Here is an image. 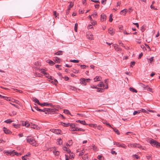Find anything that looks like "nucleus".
Here are the masks:
<instances>
[{
	"mask_svg": "<svg viewBox=\"0 0 160 160\" xmlns=\"http://www.w3.org/2000/svg\"><path fill=\"white\" fill-rule=\"evenodd\" d=\"M73 2H71L69 4V7H68V10H70L71 8L73 6Z\"/></svg>",
	"mask_w": 160,
	"mask_h": 160,
	"instance_id": "24",
	"label": "nucleus"
},
{
	"mask_svg": "<svg viewBox=\"0 0 160 160\" xmlns=\"http://www.w3.org/2000/svg\"><path fill=\"white\" fill-rule=\"evenodd\" d=\"M56 143L60 145L62 144L63 142L62 141H57Z\"/></svg>",
	"mask_w": 160,
	"mask_h": 160,
	"instance_id": "43",
	"label": "nucleus"
},
{
	"mask_svg": "<svg viewBox=\"0 0 160 160\" xmlns=\"http://www.w3.org/2000/svg\"><path fill=\"white\" fill-rule=\"evenodd\" d=\"M14 151V150L4 151V153H6L7 155H10L11 156H13Z\"/></svg>",
	"mask_w": 160,
	"mask_h": 160,
	"instance_id": "6",
	"label": "nucleus"
},
{
	"mask_svg": "<svg viewBox=\"0 0 160 160\" xmlns=\"http://www.w3.org/2000/svg\"><path fill=\"white\" fill-rule=\"evenodd\" d=\"M91 1L94 2L95 3H99L100 2L99 0H91Z\"/></svg>",
	"mask_w": 160,
	"mask_h": 160,
	"instance_id": "60",
	"label": "nucleus"
},
{
	"mask_svg": "<svg viewBox=\"0 0 160 160\" xmlns=\"http://www.w3.org/2000/svg\"><path fill=\"white\" fill-rule=\"evenodd\" d=\"M82 159L84 160H88L87 154H85L82 157Z\"/></svg>",
	"mask_w": 160,
	"mask_h": 160,
	"instance_id": "29",
	"label": "nucleus"
},
{
	"mask_svg": "<svg viewBox=\"0 0 160 160\" xmlns=\"http://www.w3.org/2000/svg\"><path fill=\"white\" fill-rule=\"evenodd\" d=\"M146 157H147V158L148 159V160H152V158H151V156H146Z\"/></svg>",
	"mask_w": 160,
	"mask_h": 160,
	"instance_id": "53",
	"label": "nucleus"
},
{
	"mask_svg": "<svg viewBox=\"0 0 160 160\" xmlns=\"http://www.w3.org/2000/svg\"><path fill=\"white\" fill-rule=\"evenodd\" d=\"M115 30L114 29L111 28L108 29V33L111 35H113L115 33Z\"/></svg>",
	"mask_w": 160,
	"mask_h": 160,
	"instance_id": "13",
	"label": "nucleus"
},
{
	"mask_svg": "<svg viewBox=\"0 0 160 160\" xmlns=\"http://www.w3.org/2000/svg\"><path fill=\"white\" fill-rule=\"evenodd\" d=\"M112 128L113 130V131L118 135H119L120 134L119 132L117 129L114 128Z\"/></svg>",
	"mask_w": 160,
	"mask_h": 160,
	"instance_id": "26",
	"label": "nucleus"
},
{
	"mask_svg": "<svg viewBox=\"0 0 160 160\" xmlns=\"http://www.w3.org/2000/svg\"><path fill=\"white\" fill-rule=\"evenodd\" d=\"M138 144L137 143H134L132 144V147H134V148H136L137 147V145H138Z\"/></svg>",
	"mask_w": 160,
	"mask_h": 160,
	"instance_id": "63",
	"label": "nucleus"
},
{
	"mask_svg": "<svg viewBox=\"0 0 160 160\" xmlns=\"http://www.w3.org/2000/svg\"><path fill=\"white\" fill-rule=\"evenodd\" d=\"M26 140H35L34 138H33V137H32V138H29V137H28Z\"/></svg>",
	"mask_w": 160,
	"mask_h": 160,
	"instance_id": "58",
	"label": "nucleus"
},
{
	"mask_svg": "<svg viewBox=\"0 0 160 160\" xmlns=\"http://www.w3.org/2000/svg\"><path fill=\"white\" fill-rule=\"evenodd\" d=\"M107 0H102L101 1V3L103 5H105L106 3Z\"/></svg>",
	"mask_w": 160,
	"mask_h": 160,
	"instance_id": "52",
	"label": "nucleus"
},
{
	"mask_svg": "<svg viewBox=\"0 0 160 160\" xmlns=\"http://www.w3.org/2000/svg\"><path fill=\"white\" fill-rule=\"evenodd\" d=\"M74 154L72 153L71 154H70V158H74Z\"/></svg>",
	"mask_w": 160,
	"mask_h": 160,
	"instance_id": "55",
	"label": "nucleus"
},
{
	"mask_svg": "<svg viewBox=\"0 0 160 160\" xmlns=\"http://www.w3.org/2000/svg\"><path fill=\"white\" fill-rule=\"evenodd\" d=\"M127 11H128L126 9H123V10H122L120 12V14H122V12H124L125 13V14L127 12Z\"/></svg>",
	"mask_w": 160,
	"mask_h": 160,
	"instance_id": "38",
	"label": "nucleus"
},
{
	"mask_svg": "<svg viewBox=\"0 0 160 160\" xmlns=\"http://www.w3.org/2000/svg\"><path fill=\"white\" fill-rule=\"evenodd\" d=\"M106 16L104 13H102L101 15V21L102 22L106 20Z\"/></svg>",
	"mask_w": 160,
	"mask_h": 160,
	"instance_id": "11",
	"label": "nucleus"
},
{
	"mask_svg": "<svg viewBox=\"0 0 160 160\" xmlns=\"http://www.w3.org/2000/svg\"><path fill=\"white\" fill-rule=\"evenodd\" d=\"M72 71L75 73H77L78 72L79 70L73 68Z\"/></svg>",
	"mask_w": 160,
	"mask_h": 160,
	"instance_id": "42",
	"label": "nucleus"
},
{
	"mask_svg": "<svg viewBox=\"0 0 160 160\" xmlns=\"http://www.w3.org/2000/svg\"><path fill=\"white\" fill-rule=\"evenodd\" d=\"M114 48L116 50L118 51L122 50V49L121 48L118 47V45H116L114 46Z\"/></svg>",
	"mask_w": 160,
	"mask_h": 160,
	"instance_id": "22",
	"label": "nucleus"
},
{
	"mask_svg": "<svg viewBox=\"0 0 160 160\" xmlns=\"http://www.w3.org/2000/svg\"><path fill=\"white\" fill-rule=\"evenodd\" d=\"M12 122L13 121L12 120H11L10 119H9L5 121L4 122H6L7 123H10L11 122Z\"/></svg>",
	"mask_w": 160,
	"mask_h": 160,
	"instance_id": "33",
	"label": "nucleus"
},
{
	"mask_svg": "<svg viewBox=\"0 0 160 160\" xmlns=\"http://www.w3.org/2000/svg\"><path fill=\"white\" fill-rule=\"evenodd\" d=\"M40 105L41 106H48L50 105L51 106H52V104L51 103H48L47 102H43V103H40Z\"/></svg>",
	"mask_w": 160,
	"mask_h": 160,
	"instance_id": "12",
	"label": "nucleus"
},
{
	"mask_svg": "<svg viewBox=\"0 0 160 160\" xmlns=\"http://www.w3.org/2000/svg\"><path fill=\"white\" fill-rule=\"evenodd\" d=\"M53 153L54 154L55 156H58L59 155L60 153L58 151H56V150H53Z\"/></svg>",
	"mask_w": 160,
	"mask_h": 160,
	"instance_id": "16",
	"label": "nucleus"
},
{
	"mask_svg": "<svg viewBox=\"0 0 160 160\" xmlns=\"http://www.w3.org/2000/svg\"><path fill=\"white\" fill-rule=\"evenodd\" d=\"M112 14H110V16H109V21L110 22H111L113 20V19L112 18Z\"/></svg>",
	"mask_w": 160,
	"mask_h": 160,
	"instance_id": "40",
	"label": "nucleus"
},
{
	"mask_svg": "<svg viewBox=\"0 0 160 160\" xmlns=\"http://www.w3.org/2000/svg\"><path fill=\"white\" fill-rule=\"evenodd\" d=\"M78 24L77 23H76L75 24V26H74V31L76 32H77V31H78Z\"/></svg>",
	"mask_w": 160,
	"mask_h": 160,
	"instance_id": "31",
	"label": "nucleus"
},
{
	"mask_svg": "<svg viewBox=\"0 0 160 160\" xmlns=\"http://www.w3.org/2000/svg\"><path fill=\"white\" fill-rule=\"evenodd\" d=\"M132 157L133 158H136V159H138L139 158V156L138 155L136 154L133 155L132 156Z\"/></svg>",
	"mask_w": 160,
	"mask_h": 160,
	"instance_id": "48",
	"label": "nucleus"
},
{
	"mask_svg": "<svg viewBox=\"0 0 160 160\" xmlns=\"http://www.w3.org/2000/svg\"><path fill=\"white\" fill-rule=\"evenodd\" d=\"M97 158L99 160H104V158L101 155H98Z\"/></svg>",
	"mask_w": 160,
	"mask_h": 160,
	"instance_id": "37",
	"label": "nucleus"
},
{
	"mask_svg": "<svg viewBox=\"0 0 160 160\" xmlns=\"http://www.w3.org/2000/svg\"><path fill=\"white\" fill-rule=\"evenodd\" d=\"M27 142L33 146H37L38 145L39 143H38L37 141H27Z\"/></svg>",
	"mask_w": 160,
	"mask_h": 160,
	"instance_id": "5",
	"label": "nucleus"
},
{
	"mask_svg": "<svg viewBox=\"0 0 160 160\" xmlns=\"http://www.w3.org/2000/svg\"><path fill=\"white\" fill-rule=\"evenodd\" d=\"M47 62H48L50 65H52L55 64V63L52 60H47Z\"/></svg>",
	"mask_w": 160,
	"mask_h": 160,
	"instance_id": "20",
	"label": "nucleus"
},
{
	"mask_svg": "<svg viewBox=\"0 0 160 160\" xmlns=\"http://www.w3.org/2000/svg\"><path fill=\"white\" fill-rule=\"evenodd\" d=\"M53 15L56 18H58V16L59 15L58 13H57V12L55 11H53ZM57 19V18H56Z\"/></svg>",
	"mask_w": 160,
	"mask_h": 160,
	"instance_id": "32",
	"label": "nucleus"
},
{
	"mask_svg": "<svg viewBox=\"0 0 160 160\" xmlns=\"http://www.w3.org/2000/svg\"><path fill=\"white\" fill-rule=\"evenodd\" d=\"M33 101H34L35 103H37V104H38V105H40V102L38 100V99H37L36 98H33Z\"/></svg>",
	"mask_w": 160,
	"mask_h": 160,
	"instance_id": "17",
	"label": "nucleus"
},
{
	"mask_svg": "<svg viewBox=\"0 0 160 160\" xmlns=\"http://www.w3.org/2000/svg\"><path fill=\"white\" fill-rule=\"evenodd\" d=\"M48 114H54L56 112L58 111L57 109L54 108H48Z\"/></svg>",
	"mask_w": 160,
	"mask_h": 160,
	"instance_id": "7",
	"label": "nucleus"
},
{
	"mask_svg": "<svg viewBox=\"0 0 160 160\" xmlns=\"http://www.w3.org/2000/svg\"><path fill=\"white\" fill-rule=\"evenodd\" d=\"M63 112H64V113L66 114H70L71 115H72L71 114V113H70V112L68 110L64 109V111H63Z\"/></svg>",
	"mask_w": 160,
	"mask_h": 160,
	"instance_id": "23",
	"label": "nucleus"
},
{
	"mask_svg": "<svg viewBox=\"0 0 160 160\" xmlns=\"http://www.w3.org/2000/svg\"><path fill=\"white\" fill-rule=\"evenodd\" d=\"M22 125L26 126L27 125V122H24L23 121H22Z\"/></svg>",
	"mask_w": 160,
	"mask_h": 160,
	"instance_id": "56",
	"label": "nucleus"
},
{
	"mask_svg": "<svg viewBox=\"0 0 160 160\" xmlns=\"http://www.w3.org/2000/svg\"><path fill=\"white\" fill-rule=\"evenodd\" d=\"M17 112L15 111H13L11 113H9V115L11 116L15 115L16 114Z\"/></svg>",
	"mask_w": 160,
	"mask_h": 160,
	"instance_id": "28",
	"label": "nucleus"
},
{
	"mask_svg": "<svg viewBox=\"0 0 160 160\" xmlns=\"http://www.w3.org/2000/svg\"><path fill=\"white\" fill-rule=\"evenodd\" d=\"M139 86L143 88L144 90H147L149 92H152V88H150L148 85H145L143 84L141 82H139L138 83Z\"/></svg>",
	"mask_w": 160,
	"mask_h": 160,
	"instance_id": "2",
	"label": "nucleus"
},
{
	"mask_svg": "<svg viewBox=\"0 0 160 160\" xmlns=\"http://www.w3.org/2000/svg\"><path fill=\"white\" fill-rule=\"evenodd\" d=\"M38 127V125H36L35 124H33L31 126V128L34 129L37 128H37Z\"/></svg>",
	"mask_w": 160,
	"mask_h": 160,
	"instance_id": "36",
	"label": "nucleus"
},
{
	"mask_svg": "<svg viewBox=\"0 0 160 160\" xmlns=\"http://www.w3.org/2000/svg\"><path fill=\"white\" fill-rule=\"evenodd\" d=\"M70 89H72V90H74V91H75L77 89V88H75L74 87H73V86H70Z\"/></svg>",
	"mask_w": 160,
	"mask_h": 160,
	"instance_id": "47",
	"label": "nucleus"
},
{
	"mask_svg": "<svg viewBox=\"0 0 160 160\" xmlns=\"http://www.w3.org/2000/svg\"><path fill=\"white\" fill-rule=\"evenodd\" d=\"M10 97H5V98H4V99L5 100L8 101H9V99H10Z\"/></svg>",
	"mask_w": 160,
	"mask_h": 160,
	"instance_id": "61",
	"label": "nucleus"
},
{
	"mask_svg": "<svg viewBox=\"0 0 160 160\" xmlns=\"http://www.w3.org/2000/svg\"><path fill=\"white\" fill-rule=\"evenodd\" d=\"M3 130L4 132V133L6 134H10L12 133V132H11L9 130L7 129L5 127H4L3 128Z\"/></svg>",
	"mask_w": 160,
	"mask_h": 160,
	"instance_id": "8",
	"label": "nucleus"
},
{
	"mask_svg": "<svg viewBox=\"0 0 160 160\" xmlns=\"http://www.w3.org/2000/svg\"><path fill=\"white\" fill-rule=\"evenodd\" d=\"M101 79V77L100 76H96L94 78V81L97 82V81H100Z\"/></svg>",
	"mask_w": 160,
	"mask_h": 160,
	"instance_id": "19",
	"label": "nucleus"
},
{
	"mask_svg": "<svg viewBox=\"0 0 160 160\" xmlns=\"http://www.w3.org/2000/svg\"><path fill=\"white\" fill-rule=\"evenodd\" d=\"M153 58V57H151L150 58L148 59V62H149L150 63H152V62L154 60Z\"/></svg>",
	"mask_w": 160,
	"mask_h": 160,
	"instance_id": "41",
	"label": "nucleus"
},
{
	"mask_svg": "<svg viewBox=\"0 0 160 160\" xmlns=\"http://www.w3.org/2000/svg\"><path fill=\"white\" fill-rule=\"evenodd\" d=\"M92 147L94 151H96L97 150V146H96L95 145L93 144Z\"/></svg>",
	"mask_w": 160,
	"mask_h": 160,
	"instance_id": "46",
	"label": "nucleus"
},
{
	"mask_svg": "<svg viewBox=\"0 0 160 160\" xmlns=\"http://www.w3.org/2000/svg\"><path fill=\"white\" fill-rule=\"evenodd\" d=\"M63 52L62 51L60 50L54 53V55H60L62 54Z\"/></svg>",
	"mask_w": 160,
	"mask_h": 160,
	"instance_id": "15",
	"label": "nucleus"
},
{
	"mask_svg": "<svg viewBox=\"0 0 160 160\" xmlns=\"http://www.w3.org/2000/svg\"><path fill=\"white\" fill-rule=\"evenodd\" d=\"M54 58L55 59H53V60L55 62H56L57 63H60V62L59 61V60H60V58H59L58 57H55Z\"/></svg>",
	"mask_w": 160,
	"mask_h": 160,
	"instance_id": "21",
	"label": "nucleus"
},
{
	"mask_svg": "<svg viewBox=\"0 0 160 160\" xmlns=\"http://www.w3.org/2000/svg\"><path fill=\"white\" fill-rule=\"evenodd\" d=\"M13 154H14V155H17V156H20L21 155V153H18L17 152L14 151L13 152Z\"/></svg>",
	"mask_w": 160,
	"mask_h": 160,
	"instance_id": "39",
	"label": "nucleus"
},
{
	"mask_svg": "<svg viewBox=\"0 0 160 160\" xmlns=\"http://www.w3.org/2000/svg\"><path fill=\"white\" fill-rule=\"evenodd\" d=\"M114 145H116L118 147H121L123 148H126V146L124 144H122L120 143L117 142H114Z\"/></svg>",
	"mask_w": 160,
	"mask_h": 160,
	"instance_id": "9",
	"label": "nucleus"
},
{
	"mask_svg": "<svg viewBox=\"0 0 160 160\" xmlns=\"http://www.w3.org/2000/svg\"><path fill=\"white\" fill-rule=\"evenodd\" d=\"M97 86L98 87H104V85L103 82H100L97 85Z\"/></svg>",
	"mask_w": 160,
	"mask_h": 160,
	"instance_id": "27",
	"label": "nucleus"
},
{
	"mask_svg": "<svg viewBox=\"0 0 160 160\" xmlns=\"http://www.w3.org/2000/svg\"><path fill=\"white\" fill-rule=\"evenodd\" d=\"M149 142L153 146L156 147L158 146L160 147V143L157 142L156 141H149Z\"/></svg>",
	"mask_w": 160,
	"mask_h": 160,
	"instance_id": "3",
	"label": "nucleus"
},
{
	"mask_svg": "<svg viewBox=\"0 0 160 160\" xmlns=\"http://www.w3.org/2000/svg\"><path fill=\"white\" fill-rule=\"evenodd\" d=\"M140 112H141V110H137V111H134V112H133V115H135L139 113Z\"/></svg>",
	"mask_w": 160,
	"mask_h": 160,
	"instance_id": "25",
	"label": "nucleus"
},
{
	"mask_svg": "<svg viewBox=\"0 0 160 160\" xmlns=\"http://www.w3.org/2000/svg\"><path fill=\"white\" fill-rule=\"evenodd\" d=\"M85 152V151L83 150H82L81 152L79 153V156H82L84 153Z\"/></svg>",
	"mask_w": 160,
	"mask_h": 160,
	"instance_id": "44",
	"label": "nucleus"
},
{
	"mask_svg": "<svg viewBox=\"0 0 160 160\" xmlns=\"http://www.w3.org/2000/svg\"><path fill=\"white\" fill-rule=\"evenodd\" d=\"M9 101H11L12 102H15V99L12 98H10V99H9Z\"/></svg>",
	"mask_w": 160,
	"mask_h": 160,
	"instance_id": "62",
	"label": "nucleus"
},
{
	"mask_svg": "<svg viewBox=\"0 0 160 160\" xmlns=\"http://www.w3.org/2000/svg\"><path fill=\"white\" fill-rule=\"evenodd\" d=\"M85 78H81L80 79V83L82 84H83L84 85H86V82L85 80Z\"/></svg>",
	"mask_w": 160,
	"mask_h": 160,
	"instance_id": "10",
	"label": "nucleus"
},
{
	"mask_svg": "<svg viewBox=\"0 0 160 160\" xmlns=\"http://www.w3.org/2000/svg\"><path fill=\"white\" fill-rule=\"evenodd\" d=\"M140 110H141V112L146 113H148V112L144 109H141Z\"/></svg>",
	"mask_w": 160,
	"mask_h": 160,
	"instance_id": "45",
	"label": "nucleus"
},
{
	"mask_svg": "<svg viewBox=\"0 0 160 160\" xmlns=\"http://www.w3.org/2000/svg\"><path fill=\"white\" fill-rule=\"evenodd\" d=\"M89 126L91 127H96L97 126V125L96 124H89Z\"/></svg>",
	"mask_w": 160,
	"mask_h": 160,
	"instance_id": "49",
	"label": "nucleus"
},
{
	"mask_svg": "<svg viewBox=\"0 0 160 160\" xmlns=\"http://www.w3.org/2000/svg\"><path fill=\"white\" fill-rule=\"evenodd\" d=\"M81 67L82 69H84L86 67H88V66H86V65H81L80 66Z\"/></svg>",
	"mask_w": 160,
	"mask_h": 160,
	"instance_id": "51",
	"label": "nucleus"
},
{
	"mask_svg": "<svg viewBox=\"0 0 160 160\" xmlns=\"http://www.w3.org/2000/svg\"><path fill=\"white\" fill-rule=\"evenodd\" d=\"M70 62L73 63H78L79 62V61L78 60L74 59L72 60H70Z\"/></svg>",
	"mask_w": 160,
	"mask_h": 160,
	"instance_id": "35",
	"label": "nucleus"
},
{
	"mask_svg": "<svg viewBox=\"0 0 160 160\" xmlns=\"http://www.w3.org/2000/svg\"><path fill=\"white\" fill-rule=\"evenodd\" d=\"M77 122H79L83 125H87L88 124L86 123V122L84 120H78L76 121Z\"/></svg>",
	"mask_w": 160,
	"mask_h": 160,
	"instance_id": "14",
	"label": "nucleus"
},
{
	"mask_svg": "<svg viewBox=\"0 0 160 160\" xmlns=\"http://www.w3.org/2000/svg\"><path fill=\"white\" fill-rule=\"evenodd\" d=\"M97 91L98 92H102L104 91V90L102 88H97Z\"/></svg>",
	"mask_w": 160,
	"mask_h": 160,
	"instance_id": "34",
	"label": "nucleus"
},
{
	"mask_svg": "<svg viewBox=\"0 0 160 160\" xmlns=\"http://www.w3.org/2000/svg\"><path fill=\"white\" fill-rule=\"evenodd\" d=\"M129 90L130 91L132 92H136V93L137 92V91L136 89H135V88H131V87L129 88Z\"/></svg>",
	"mask_w": 160,
	"mask_h": 160,
	"instance_id": "18",
	"label": "nucleus"
},
{
	"mask_svg": "<svg viewBox=\"0 0 160 160\" xmlns=\"http://www.w3.org/2000/svg\"><path fill=\"white\" fill-rule=\"evenodd\" d=\"M135 62H132L130 63V66L132 67L135 64Z\"/></svg>",
	"mask_w": 160,
	"mask_h": 160,
	"instance_id": "50",
	"label": "nucleus"
},
{
	"mask_svg": "<svg viewBox=\"0 0 160 160\" xmlns=\"http://www.w3.org/2000/svg\"><path fill=\"white\" fill-rule=\"evenodd\" d=\"M50 131L56 134H62V132L60 129H50Z\"/></svg>",
	"mask_w": 160,
	"mask_h": 160,
	"instance_id": "4",
	"label": "nucleus"
},
{
	"mask_svg": "<svg viewBox=\"0 0 160 160\" xmlns=\"http://www.w3.org/2000/svg\"><path fill=\"white\" fill-rule=\"evenodd\" d=\"M60 123V124L61 125H62L64 127H67L70 126V129L72 131H79L83 132H84L85 131V130L83 129L79 128L76 127L75 124L70 123H66L62 122H61Z\"/></svg>",
	"mask_w": 160,
	"mask_h": 160,
	"instance_id": "1",
	"label": "nucleus"
},
{
	"mask_svg": "<svg viewBox=\"0 0 160 160\" xmlns=\"http://www.w3.org/2000/svg\"><path fill=\"white\" fill-rule=\"evenodd\" d=\"M87 28L88 29H91L93 28V27L92 25L90 24L88 25Z\"/></svg>",
	"mask_w": 160,
	"mask_h": 160,
	"instance_id": "64",
	"label": "nucleus"
},
{
	"mask_svg": "<svg viewBox=\"0 0 160 160\" xmlns=\"http://www.w3.org/2000/svg\"><path fill=\"white\" fill-rule=\"evenodd\" d=\"M48 150L50 151H53V150H56V147H53L50 148H48Z\"/></svg>",
	"mask_w": 160,
	"mask_h": 160,
	"instance_id": "30",
	"label": "nucleus"
},
{
	"mask_svg": "<svg viewBox=\"0 0 160 160\" xmlns=\"http://www.w3.org/2000/svg\"><path fill=\"white\" fill-rule=\"evenodd\" d=\"M91 16H93L94 18H96L97 16V13L95 12L94 13L92 14Z\"/></svg>",
	"mask_w": 160,
	"mask_h": 160,
	"instance_id": "54",
	"label": "nucleus"
},
{
	"mask_svg": "<svg viewBox=\"0 0 160 160\" xmlns=\"http://www.w3.org/2000/svg\"><path fill=\"white\" fill-rule=\"evenodd\" d=\"M103 123L109 126L111 128H112L111 127V125L109 124V123L106 122H104Z\"/></svg>",
	"mask_w": 160,
	"mask_h": 160,
	"instance_id": "57",
	"label": "nucleus"
},
{
	"mask_svg": "<svg viewBox=\"0 0 160 160\" xmlns=\"http://www.w3.org/2000/svg\"><path fill=\"white\" fill-rule=\"evenodd\" d=\"M143 56V53L142 52H141L139 55V57H138V59H140L141 58V57Z\"/></svg>",
	"mask_w": 160,
	"mask_h": 160,
	"instance_id": "59",
	"label": "nucleus"
}]
</instances>
